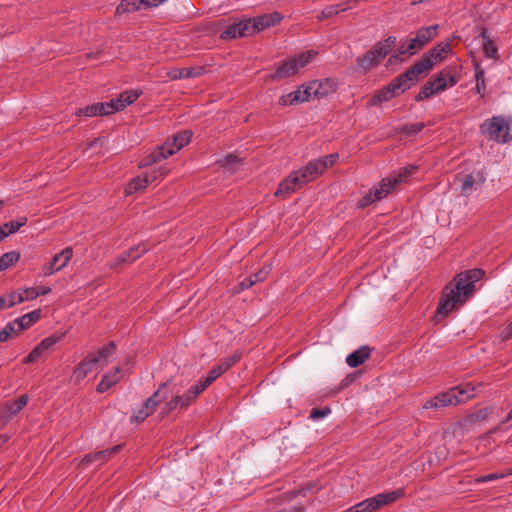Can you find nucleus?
<instances>
[{
    "label": "nucleus",
    "mask_w": 512,
    "mask_h": 512,
    "mask_svg": "<svg viewBox=\"0 0 512 512\" xmlns=\"http://www.w3.org/2000/svg\"><path fill=\"white\" fill-rule=\"evenodd\" d=\"M492 411L493 407H484L477 411H474L464 417L463 424L465 426H473L477 423L483 422L488 419Z\"/></svg>",
    "instance_id": "32"
},
{
    "label": "nucleus",
    "mask_w": 512,
    "mask_h": 512,
    "mask_svg": "<svg viewBox=\"0 0 512 512\" xmlns=\"http://www.w3.org/2000/svg\"><path fill=\"white\" fill-rule=\"evenodd\" d=\"M293 92L297 93V95L299 96L298 100H297V104L308 101L309 98L313 95L312 90L309 89V84L307 86L303 85V86L299 87L296 91H293Z\"/></svg>",
    "instance_id": "55"
},
{
    "label": "nucleus",
    "mask_w": 512,
    "mask_h": 512,
    "mask_svg": "<svg viewBox=\"0 0 512 512\" xmlns=\"http://www.w3.org/2000/svg\"><path fill=\"white\" fill-rule=\"evenodd\" d=\"M20 228L21 224L16 223V221L14 220L6 222L2 226H0V229H2V231L6 233V237H8L10 234L17 232Z\"/></svg>",
    "instance_id": "59"
},
{
    "label": "nucleus",
    "mask_w": 512,
    "mask_h": 512,
    "mask_svg": "<svg viewBox=\"0 0 512 512\" xmlns=\"http://www.w3.org/2000/svg\"><path fill=\"white\" fill-rule=\"evenodd\" d=\"M298 97L297 93L290 92L280 97L279 104L282 106L295 105L297 104Z\"/></svg>",
    "instance_id": "61"
},
{
    "label": "nucleus",
    "mask_w": 512,
    "mask_h": 512,
    "mask_svg": "<svg viewBox=\"0 0 512 512\" xmlns=\"http://www.w3.org/2000/svg\"><path fill=\"white\" fill-rule=\"evenodd\" d=\"M192 135L193 133L190 130L178 132L173 136L172 142H170L171 148H173L175 152L179 151L190 142Z\"/></svg>",
    "instance_id": "38"
},
{
    "label": "nucleus",
    "mask_w": 512,
    "mask_h": 512,
    "mask_svg": "<svg viewBox=\"0 0 512 512\" xmlns=\"http://www.w3.org/2000/svg\"><path fill=\"white\" fill-rule=\"evenodd\" d=\"M219 162L222 163L221 165L223 167L233 172L236 170V166L241 162V159L234 154H229L224 158V160H221Z\"/></svg>",
    "instance_id": "52"
},
{
    "label": "nucleus",
    "mask_w": 512,
    "mask_h": 512,
    "mask_svg": "<svg viewBox=\"0 0 512 512\" xmlns=\"http://www.w3.org/2000/svg\"><path fill=\"white\" fill-rule=\"evenodd\" d=\"M174 153L175 150L171 148L170 141L167 140L163 145L159 146L156 150L143 158L142 166H149L158 163Z\"/></svg>",
    "instance_id": "19"
},
{
    "label": "nucleus",
    "mask_w": 512,
    "mask_h": 512,
    "mask_svg": "<svg viewBox=\"0 0 512 512\" xmlns=\"http://www.w3.org/2000/svg\"><path fill=\"white\" fill-rule=\"evenodd\" d=\"M28 403V396L21 395L17 399L7 401L3 406L2 418L6 420L13 418Z\"/></svg>",
    "instance_id": "22"
},
{
    "label": "nucleus",
    "mask_w": 512,
    "mask_h": 512,
    "mask_svg": "<svg viewBox=\"0 0 512 512\" xmlns=\"http://www.w3.org/2000/svg\"><path fill=\"white\" fill-rule=\"evenodd\" d=\"M240 356H237V355H234L232 357H229V358H226L224 360H222L219 365H217L216 367L218 368L219 371L223 373H225L231 366H233L238 360H239Z\"/></svg>",
    "instance_id": "57"
},
{
    "label": "nucleus",
    "mask_w": 512,
    "mask_h": 512,
    "mask_svg": "<svg viewBox=\"0 0 512 512\" xmlns=\"http://www.w3.org/2000/svg\"><path fill=\"white\" fill-rule=\"evenodd\" d=\"M141 94V91L130 90L121 93L118 98L110 100V103L113 104V114L131 105Z\"/></svg>",
    "instance_id": "26"
},
{
    "label": "nucleus",
    "mask_w": 512,
    "mask_h": 512,
    "mask_svg": "<svg viewBox=\"0 0 512 512\" xmlns=\"http://www.w3.org/2000/svg\"><path fill=\"white\" fill-rule=\"evenodd\" d=\"M418 169L416 165L406 166L399 170V172L395 175L388 176L392 183L397 187L398 184L407 181V179L412 176Z\"/></svg>",
    "instance_id": "41"
},
{
    "label": "nucleus",
    "mask_w": 512,
    "mask_h": 512,
    "mask_svg": "<svg viewBox=\"0 0 512 512\" xmlns=\"http://www.w3.org/2000/svg\"><path fill=\"white\" fill-rule=\"evenodd\" d=\"M111 114H113V104L110 103V101L94 103L92 105L79 108L75 112V115L78 117L106 116Z\"/></svg>",
    "instance_id": "13"
},
{
    "label": "nucleus",
    "mask_w": 512,
    "mask_h": 512,
    "mask_svg": "<svg viewBox=\"0 0 512 512\" xmlns=\"http://www.w3.org/2000/svg\"><path fill=\"white\" fill-rule=\"evenodd\" d=\"M303 185L304 184H302V182L300 181V179L298 178L296 173L293 172L287 178H285L284 180H282L280 182L274 195L276 197L288 195V194L294 192L297 187H301Z\"/></svg>",
    "instance_id": "25"
},
{
    "label": "nucleus",
    "mask_w": 512,
    "mask_h": 512,
    "mask_svg": "<svg viewBox=\"0 0 512 512\" xmlns=\"http://www.w3.org/2000/svg\"><path fill=\"white\" fill-rule=\"evenodd\" d=\"M44 352L37 345L24 359L23 364H30L36 362Z\"/></svg>",
    "instance_id": "58"
},
{
    "label": "nucleus",
    "mask_w": 512,
    "mask_h": 512,
    "mask_svg": "<svg viewBox=\"0 0 512 512\" xmlns=\"http://www.w3.org/2000/svg\"><path fill=\"white\" fill-rule=\"evenodd\" d=\"M438 29V24L422 27L417 31L414 38L401 40L399 47L389 57L388 63L395 64L398 60H402V55L412 56L416 54L437 36Z\"/></svg>",
    "instance_id": "2"
},
{
    "label": "nucleus",
    "mask_w": 512,
    "mask_h": 512,
    "mask_svg": "<svg viewBox=\"0 0 512 512\" xmlns=\"http://www.w3.org/2000/svg\"><path fill=\"white\" fill-rule=\"evenodd\" d=\"M325 171V164H321L319 159L309 162L304 168L296 171V175L302 182V184H306L310 182L320 175H322Z\"/></svg>",
    "instance_id": "15"
},
{
    "label": "nucleus",
    "mask_w": 512,
    "mask_h": 512,
    "mask_svg": "<svg viewBox=\"0 0 512 512\" xmlns=\"http://www.w3.org/2000/svg\"><path fill=\"white\" fill-rule=\"evenodd\" d=\"M385 87L386 89H388L389 93L392 95L393 98L401 95L402 93L410 89L407 82H405V80L402 79L400 75L395 77Z\"/></svg>",
    "instance_id": "36"
},
{
    "label": "nucleus",
    "mask_w": 512,
    "mask_h": 512,
    "mask_svg": "<svg viewBox=\"0 0 512 512\" xmlns=\"http://www.w3.org/2000/svg\"><path fill=\"white\" fill-rule=\"evenodd\" d=\"M437 78H442L444 82H447V87H453L459 81L456 67H445L441 72L436 75Z\"/></svg>",
    "instance_id": "42"
},
{
    "label": "nucleus",
    "mask_w": 512,
    "mask_h": 512,
    "mask_svg": "<svg viewBox=\"0 0 512 512\" xmlns=\"http://www.w3.org/2000/svg\"><path fill=\"white\" fill-rule=\"evenodd\" d=\"M379 64V59L370 49L367 50L362 56L356 58L357 67L363 72H367L372 67L378 66Z\"/></svg>",
    "instance_id": "33"
},
{
    "label": "nucleus",
    "mask_w": 512,
    "mask_h": 512,
    "mask_svg": "<svg viewBox=\"0 0 512 512\" xmlns=\"http://www.w3.org/2000/svg\"><path fill=\"white\" fill-rule=\"evenodd\" d=\"M338 158H339L338 153H332L323 158H320L319 160L321 161V164H325V170H326L328 167L333 166L337 162Z\"/></svg>",
    "instance_id": "62"
},
{
    "label": "nucleus",
    "mask_w": 512,
    "mask_h": 512,
    "mask_svg": "<svg viewBox=\"0 0 512 512\" xmlns=\"http://www.w3.org/2000/svg\"><path fill=\"white\" fill-rule=\"evenodd\" d=\"M97 366V359L95 354H88L75 368L72 374L75 382H80L88 374L92 373Z\"/></svg>",
    "instance_id": "18"
},
{
    "label": "nucleus",
    "mask_w": 512,
    "mask_h": 512,
    "mask_svg": "<svg viewBox=\"0 0 512 512\" xmlns=\"http://www.w3.org/2000/svg\"><path fill=\"white\" fill-rule=\"evenodd\" d=\"M476 72H475V78H476V92L481 94V97H484V91H485V81H484V71L480 68L479 64H475Z\"/></svg>",
    "instance_id": "51"
},
{
    "label": "nucleus",
    "mask_w": 512,
    "mask_h": 512,
    "mask_svg": "<svg viewBox=\"0 0 512 512\" xmlns=\"http://www.w3.org/2000/svg\"><path fill=\"white\" fill-rule=\"evenodd\" d=\"M179 407L176 398H172L170 401L166 402L161 410V416L165 417L172 412H174Z\"/></svg>",
    "instance_id": "60"
},
{
    "label": "nucleus",
    "mask_w": 512,
    "mask_h": 512,
    "mask_svg": "<svg viewBox=\"0 0 512 512\" xmlns=\"http://www.w3.org/2000/svg\"><path fill=\"white\" fill-rule=\"evenodd\" d=\"M358 0H348L345 3L342 4H334L325 7L318 15L317 20L323 21L325 19L331 18L335 15H338L341 12L347 11L351 8L350 3H357Z\"/></svg>",
    "instance_id": "28"
},
{
    "label": "nucleus",
    "mask_w": 512,
    "mask_h": 512,
    "mask_svg": "<svg viewBox=\"0 0 512 512\" xmlns=\"http://www.w3.org/2000/svg\"><path fill=\"white\" fill-rule=\"evenodd\" d=\"M480 129L484 135L497 142L505 143L512 139V135L509 133V124L500 116L486 120L481 124Z\"/></svg>",
    "instance_id": "5"
},
{
    "label": "nucleus",
    "mask_w": 512,
    "mask_h": 512,
    "mask_svg": "<svg viewBox=\"0 0 512 512\" xmlns=\"http://www.w3.org/2000/svg\"><path fill=\"white\" fill-rule=\"evenodd\" d=\"M115 351L116 344L113 341H110L107 345H104L103 347L99 348L97 351V355H95V358L97 359V364L113 355Z\"/></svg>",
    "instance_id": "47"
},
{
    "label": "nucleus",
    "mask_w": 512,
    "mask_h": 512,
    "mask_svg": "<svg viewBox=\"0 0 512 512\" xmlns=\"http://www.w3.org/2000/svg\"><path fill=\"white\" fill-rule=\"evenodd\" d=\"M41 310L37 309L30 313L23 315L16 319L17 322V331H23L31 327L35 322L40 319Z\"/></svg>",
    "instance_id": "35"
},
{
    "label": "nucleus",
    "mask_w": 512,
    "mask_h": 512,
    "mask_svg": "<svg viewBox=\"0 0 512 512\" xmlns=\"http://www.w3.org/2000/svg\"><path fill=\"white\" fill-rule=\"evenodd\" d=\"M64 334L63 333H59V332H56V333H53L52 335H50L49 337H46L44 338L39 344L38 346L41 348V350L43 352L47 351L48 349H50L53 345H55L56 343H58L62 338H63Z\"/></svg>",
    "instance_id": "50"
},
{
    "label": "nucleus",
    "mask_w": 512,
    "mask_h": 512,
    "mask_svg": "<svg viewBox=\"0 0 512 512\" xmlns=\"http://www.w3.org/2000/svg\"><path fill=\"white\" fill-rule=\"evenodd\" d=\"M148 252L144 244H138L121 253L111 264V268L117 269L124 264H129Z\"/></svg>",
    "instance_id": "11"
},
{
    "label": "nucleus",
    "mask_w": 512,
    "mask_h": 512,
    "mask_svg": "<svg viewBox=\"0 0 512 512\" xmlns=\"http://www.w3.org/2000/svg\"><path fill=\"white\" fill-rule=\"evenodd\" d=\"M4 330L8 332L9 338L13 337L14 335H18L21 331H17V322L16 319L12 322H9L5 327Z\"/></svg>",
    "instance_id": "64"
},
{
    "label": "nucleus",
    "mask_w": 512,
    "mask_h": 512,
    "mask_svg": "<svg viewBox=\"0 0 512 512\" xmlns=\"http://www.w3.org/2000/svg\"><path fill=\"white\" fill-rule=\"evenodd\" d=\"M432 69L431 62L426 58L418 59L410 68H408L400 76L407 82L409 88L414 86L420 79V75L428 73Z\"/></svg>",
    "instance_id": "7"
},
{
    "label": "nucleus",
    "mask_w": 512,
    "mask_h": 512,
    "mask_svg": "<svg viewBox=\"0 0 512 512\" xmlns=\"http://www.w3.org/2000/svg\"><path fill=\"white\" fill-rule=\"evenodd\" d=\"M151 413L148 411V409H145V407L142 405L141 408H139L131 417L130 422L131 423H141L147 419L148 416H150Z\"/></svg>",
    "instance_id": "54"
},
{
    "label": "nucleus",
    "mask_w": 512,
    "mask_h": 512,
    "mask_svg": "<svg viewBox=\"0 0 512 512\" xmlns=\"http://www.w3.org/2000/svg\"><path fill=\"white\" fill-rule=\"evenodd\" d=\"M449 52H451L450 43L441 42L432 49L425 52L421 57L428 59L433 67L435 63L443 61Z\"/></svg>",
    "instance_id": "23"
},
{
    "label": "nucleus",
    "mask_w": 512,
    "mask_h": 512,
    "mask_svg": "<svg viewBox=\"0 0 512 512\" xmlns=\"http://www.w3.org/2000/svg\"><path fill=\"white\" fill-rule=\"evenodd\" d=\"M447 88V82H444L442 78L428 80L420 89L419 93L415 96L416 102L424 101L434 94L444 91Z\"/></svg>",
    "instance_id": "12"
},
{
    "label": "nucleus",
    "mask_w": 512,
    "mask_h": 512,
    "mask_svg": "<svg viewBox=\"0 0 512 512\" xmlns=\"http://www.w3.org/2000/svg\"><path fill=\"white\" fill-rule=\"evenodd\" d=\"M480 37L483 39V50L485 55L489 58L498 59V48L493 40L487 35L486 29L481 32Z\"/></svg>",
    "instance_id": "39"
},
{
    "label": "nucleus",
    "mask_w": 512,
    "mask_h": 512,
    "mask_svg": "<svg viewBox=\"0 0 512 512\" xmlns=\"http://www.w3.org/2000/svg\"><path fill=\"white\" fill-rule=\"evenodd\" d=\"M370 354L371 349L368 346H361L347 356L346 363L351 368H356L363 364L370 357Z\"/></svg>",
    "instance_id": "29"
},
{
    "label": "nucleus",
    "mask_w": 512,
    "mask_h": 512,
    "mask_svg": "<svg viewBox=\"0 0 512 512\" xmlns=\"http://www.w3.org/2000/svg\"><path fill=\"white\" fill-rule=\"evenodd\" d=\"M158 173L159 176H163L166 173V171L163 168H160L158 172L154 171L150 174L146 173L143 177H134L125 188V192L127 194H132L139 190L145 189L149 183L155 181L158 178Z\"/></svg>",
    "instance_id": "16"
},
{
    "label": "nucleus",
    "mask_w": 512,
    "mask_h": 512,
    "mask_svg": "<svg viewBox=\"0 0 512 512\" xmlns=\"http://www.w3.org/2000/svg\"><path fill=\"white\" fill-rule=\"evenodd\" d=\"M338 83L335 79L325 78L309 82V89L316 98H323L337 90Z\"/></svg>",
    "instance_id": "14"
},
{
    "label": "nucleus",
    "mask_w": 512,
    "mask_h": 512,
    "mask_svg": "<svg viewBox=\"0 0 512 512\" xmlns=\"http://www.w3.org/2000/svg\"><path fill=\"white\" fill-rule=\"evenodd\" d=\"M206 69L204 66H196V67H185L179 69H173L167 73L168 77L171 80H180L186 78H196L204 75Z\"/></svg>",
    "instance_id": "21"
},
{
    "label": "nucleus",
    "mask_w": 512,
    "mask_h": 512,
    "mask_svg": "<svg viewBox=\"0 0 512 512\" xmlns=\"http://www.w3.org/2000/svg\"><path fill=\"white\" fill-rule=\"evenodd\" d=\"M396 186L389 177L381 180L378 186L371 189L359 202L360 207H366L376 201L381 200L390 194Z\"/></svg>",
    "instance_id": "6"
},
{
    "label": "nucleus",
    "mask_w": 512,
    "mask_h": 512,
    "mask_svg": "<svg viewBox=\"0 0 512 512\" xmlns=\"http://www.w3.org/2000/svg\"><path fill=\"white\" fill-rule=\"evenodd\" d=\"M457 389V394L459 395V399H463V403L467 400L474 397V391L476 389V386L472 383H466L461 384L458 386H455Z\"/></svg>",
    "instance_id": "45"
},
{
    "label": "nucleus",
    "mask_w": 512,
    "mask_h": 512,
    "mask_svg": "<svg viewBox=\"0 0 512 512\" xmlns=\"http://www.w3.org/2000/svg\"><path fill=\"white\" fill-rule=\"evenodd\" d=\"M317 52L308 50L298 54L294 58L284 60L275 73L271 75L273 80H281L290 76L295 75L300 68L308 64L315 56Z\"/></svg>",
    "instance_id": "3"
},
{
    "label": "nucleus",
    "mask_w": 512,
    "mask_h": 512,
    "mask_svg": "<svg viewBox=\"0 0 512 512\" xmlns=\"http://www.w3.org/2000/svg\"><path fill=\"white\" fill-rule=\"evenodd\" d=\"M121 369L115 367L112 372L104 374L102 376L101 381L98 383L96 391L98 393H104L109 390L113 385H115L121 377Z\"/></svg>",
    "instance_id": "30"
},
{
    "label": "nucleus",
    "mask_w": 512,
    "mask_h": 512,
    "mask_svg": "<svg viewBox=\"0 0 512 512\" xmlns=\"http://www.w3.org/2000/svg\"><path fill=\"white\" fill-rule=\"evenodd\" d=\"M331 413V408L329 406H325L323 408H313L310 411L309 418L313 420H317L320 418H324Z\"/></svg>",
    "instance_id": "56"
},
{
    "label": "nucleus",
    "mask_w": 512,
    "mask_h": 512,
    "mask_svg": "<svg viewBox=\"0 0 512 512\" xmlns=\"http://www.w3.org/2000/svg\"><path fill=\"white\" fill-rule=\"evenodd\" d=\"M252 20L253 18H248L238 22L240 28L238 29L237 33L240 35V37H248L258 33L254 27V21Z\"/></svg>",
    "instance_id": "43"
},
{
    "label": "nucleus",
    "mask_w": 512,
    "mask_h": 512,
    "mask_svg": "<svg viewBox=\"0 0 512 512\" xmlns=\"http://www.w3.org/2000/svg\"><path fill=\"white\" fill-rule=\"evenodd\" d=\"M37 298L36 288L30 287L23 290V292L13 291L10 293V306H15L26 300H34Z\"/></svg>",
    "instance_id": "34"
},
{
    "label": "nucleus",
    "mask_w": 512,
    "mask_h": 512,
    "mask_svg": "<svg viewBox=\"0 0 512 512\" xmlns=\"http://www.w3.org/2000/svg\"><path fill=\"white\" fill-rule=\"evenodd\" d=\"M121 449V445H116L112 448L101 450L95 453L86 454L80 461L79 466L87 467L92 463H99V465L107 462L110 457Z\"/></svg>",
    "instance_id": "17"
},
{
    "label": "nucleus",
    "mask_w": 512,
    "mask_h": 512,
    "mask_svg": "<svg viewBox=\"0 0 512 512\" xmlns=\"http://www.w3.org/2000/svg\"><path fill=\"white\" fill-rule=\"evenodd\" d=\"M73 251L71 247H67L60 253L54 255L49 263L42 267L43 276H51L64 268L72 257Z\"/></svg>",
    "instance_id": "9"
},
{
    "label": "nucleus",
    "mask_w": 512,
    "mask_h": 512,
    "mask_svg": "<svg viewBox=\"0 0 512 512\" xmlns=\"http://www.w3.org/2000/svg\"><path fill=\"white\" fill-rule=\"evenodd\" d=\"M306 488H301L299 490H292L287 492L283 495L282 499L283 501H291L292 499L296 498L298 495H305Z\"/></svg>",
    "instance_id": "63"
},
{
    "label": "nucleus",
    "mask_w": 512,
    "mask_h": 512,
    "mask_svg": "<svg viewBox=\"0 0 512 512\" xmlns=\"http://www.w3.org/2000/svg\"><path fill=\"white\" fill-rule=\"evenodd\" d=\"M393 99L388 89L384 86L381 89L375 91L374 95L367 101V107L379 106L384 102H388Z\"/></svg>",
    "instance_id": "40"
},
{
    "label": "nucleus",
    "mask_w": 512,
    "mask_h": 512,
    "mask_svg": "<svg viewBox=\"0 0 512 512\" xmlns=\"http://www.w3.org/2000/svg\"><path fill=\"white\" fill-rule=\"evenodd\" d=\"M170 384V381H166L160 384L159 388L149 397L159 405L160 402L167 398V394L163 393V389Z\"/></svg>",
    "instance_id": "53"
},
{
    "label": "nucleus",
    "mask_w": 512,
    "mask_h": 512,
    "mask_svg": "<svg viewBox=\"0 0 512 512\" xmlns=\"http://www.w3.org/2000/svg\"><path fill=\"white\" fill-rule=\"evenodd\" d=\"M283 15L277 11L253 17L254 27L259 32L278 25L283 20Z\"/></svg>",
    "instance_id": "20"
},
{
    "label": "nucleus",
    "mask_w": 512,
    "mask_h": 512,
    "mask_svg": "<svg viewBox=\"0 0 512 512\" xmlns=\"http://www.w3.org/2000/svg\"><path fill=\"white\" fill-rule=\"evenodd\" d=\"M397 44V38L395 36H389L388 38L379 41L372 49H370L374 55L379 59L381 62L382 59H384L390 51L395 47Z\"/></svg>",
    "instance_id": "27"
},
{
    "label": "nucleus",
    "mask_w": 512,
    "mask_h": 512,
    "mask_svg": "<svg viewBox=\"0 0 512 512\" xmlns=\"http://www.w3.org/2000/svg\"><path fill=\"white\" fill-rule=\"evenodd\" d=\"M238 22H234L230 25H228L222 32L220 33L219 37L222 40L228 41L233 40L236 38H241L240 35H238L237 31L239 29Z\"/></svg>",
    "instance_id": "48"
},
{
    "label": "nucleus",
    "mask_w": 512,
    "mask_h": 512,
    "mask_svg": "<svg viewBox=\"0 0 512 512\" xmlns=\"http://www.w3.org/2000/svg\"><path fill=\"white\" fill-rule=\"evenodd\" d=\"M20 259V253L16 251H11L4 253L0 257V271L5 270L14 264H16Z\"/></svg>",
    "instance_id": "44"
},
{
    "label": "nucleus",
    "mask_w": 512,
    "mask_h": 512,
    "mask_svg": "<svg viewBox=\"0 0 512 512\" xmlns=\"http://www.w3.org/2000/svg\"><path fill=\"white\" fill-rule=\"evenodd\" d=\"M143 0H123L117 6L115 15H122L125 13H131L138 11L143 8Z\"/></svg>",
    "instance_id": "37"
},
{
    "label": "nucleus",
    "mask_w": 512,
    "mask_h": 512,
    "mask_svg": "<svg viewBox=\"0 0 512 512\" xmlns=\"http://www.w3.org/2000/svg\"><path fill=\"white\" fill-rule=\"evenodd\" d=\"M269 272H270V267L265 266V267L261 268L253 275L246 277L242 281H240L237 284V286H235V288H234L235 292L239 293L245 289L252 287L254 284H256L258 282H262L263 280H265L267 278Z\"/></svg>",
    "instance_id": "24"
},
{
    "label": "nucleus",
    "mask_w": 512,
    "mask_h": 512,
    "mask_svg": "<svg viewBox=\"0 0 512 512\" xmlns=\"http://www.w3.org/2000/svg\"><path fill=\"white\" fill-rule=\"evenodd\" d=\"M424 127H425V124L422 122L407 124V125H403V126L399 127L397 129V133L404 135V136H412V135H415V134L421 132L424 129Z\"/></svg>",
    "instance_id": "46"
},
{
    "label": "nucleus",
    "mask_w": 512,
    "mask_h": 512,
    "mask_svg": "<svg viewBox=\"0 0 512 512\" xmlns=\"http://www.w3.org/2000/svg\"><path fill=\"white\" fill-rule=\"evenodd\" d=\"M404 495L405 491L403 488H399L390 492L379 493L374 497L367 498L357 503L356 508L359 512H375L381 509L383 506H387L396 502Z\"/></svg>",
    "instance_id": "4"
},
{
    "label": "nucleus",
    "mask_w": 512,
    "mask_h": 512,
    "mask_svg": "<svg viewBox=\"0 0 512 512\" xmlns=\"http://www.w3.org/2000/svg\"><path fill=\"white\" fill-rule=\"evenodd\" d=\"M203 391L204 389L197 383L191 386L183 395L175 396L179 408H187Z\"/></svg>",
    "instance_id": "31"
},
{
    "label": "nucleus",
    "mask_w": 512,
    "mask_h": 512,
    "mask_svg": "<svg viewBox=\"0 0 512 512\" xmlns=\"http://www.w3.org/2000/svg\"><path fill=\"white\" fill-rule=\"evenodd\" d=\"M222 375V372L215 366L212 368L205 378L200 379L197 383L202 389H207L218 377Z\"/></svg>",
    "instance_id": "49"
},
{
    "label": "nucleus",
    "mask_w": 512,
    "mask_h": 512,
    "mask_svg": "<svg viewBox=\"0 0 512 512\" xmlns=\"http://www.w3.org/2000/svg\"><path fill=\"white\" fill-rule=\"evenodd\" d=\"M484 276L485 271L481 268H473L456 274L441 292L433 321L436 324L440 323L452 311L461 308L474 295L476 282Z\"/></svg>",
    "instance_id": "1"
},
{
    "label": "nucleus",
    "mask_w": 512,
    "mask_h": 512,
    "mask_svg": "<svg viewBox=\"0 0 512 512\" xmlns=\"http://www.w3.org/2000/svg\"><path fill=\"white\" fill-rule=\"evenodd\" d=\"M458 388H450L449 390L442 392L435 396L434 398L425 402L423 408H440L451 405H457L463 403V399H459V395L457 394Z\"/></svg>",
    "instance_id": "8"
},
{
    "label": "nucleus",
    "mask_w": 512,
    "mask_h": 512,
    "mask_svg": "<svg viewBox=\"0 0 512 512\" xmlns=\"http://www.w3.org/2000/svg\"><path fill=\"white\" fill-rule=\"evenodd\" d=\"M456 181L460 183L461 192L468 196L472 190L480 188L485 182V176L481 171H475L470 174L458 175Z\"/></svg>",
    "instance_id": "10"
}]
</instances>
